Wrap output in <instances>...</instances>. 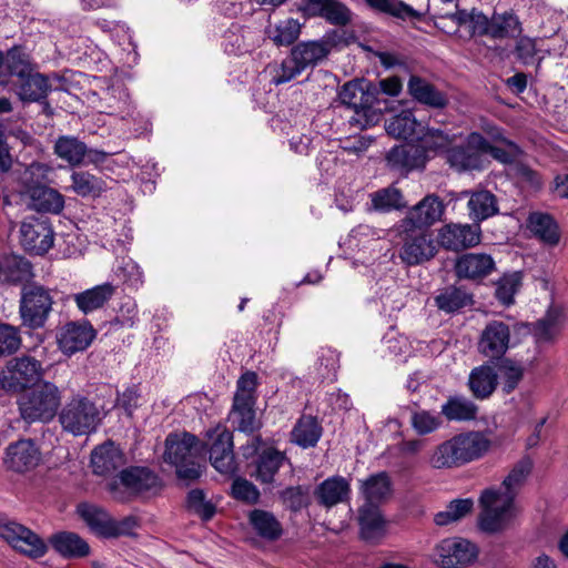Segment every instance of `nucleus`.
I'll return each instance as SVG.
<instances>
[{
  "label": "nucleus",
  "instance_id": "1",
  "mask_svg": "<svg viewBox=\"0 0 568 568\" xmlns=\"http://www.w3.org/2000/svg\"><path fill=\"white\" fill-rule=\"evenodd\" d=\"M531 469V459L524 457L513 466L499 487L487 488L481 493L478 526L483 531L499 532L513 523L518 514L516 497Z\"/></svg>",
  "mask_w": 568,
  "mask_h": 568
},
{
  "label": "nucleus",
  "instance_id": "2",
  "mask_svg": "<svg viewBox=\"0 0 568 568\" xmlns=\"http://www.w3.org/2000/svg\"><path fill=\"white\" fill-rule=\"evenodd\" d=\"M332 43L326 39L301 41L280 62L268 65L270 82L276 87L288 83L307 69H314L327 59Z\"/></svg>",
  "mask_w": 568,
  "mask_h": 568
},
{
  "label": "nucleus",
  "instance_id": "3",
  "mask_svg": "<svg viewBox=\"0 0 568 568\" xmlns=\"http://www.w3.org/2000/svg\"><path fill=\"white\" fill-rule=\"evenodd\" d=\"M397 254L406 266H416L433 260L438 253V243L430 229L398 221L390 230Z\"/></svg>",
  "mask_w": 568,
  "mask_h": 568
},
{
  "label": "nucleus",
  "instance_id": "4",
  "mask_svg": "<svg viewBox=\"0 0 568 568\" xmlns=\"http://www.w3.org/2000/svg\"><path fill=\"white\" fill-rule=\"evenodd\" d=\"M58 417L65 433L84 436L98 430L104 418V412L93 399L75 394L62 405Z\"/></svg>",
  "mask_w": 568,
  "mask_h": 568
},
{
  "label": "nucleus",
  "instance_id": "5",
  "mask_svg": "<svg viewBox=\"0 0 568 568\" xmlns=\"http://www.w3.org/2000/svg\"><path fill=\"white\" fill-rule=\"evenodd\" d=\"M202 446L197 438L189 433L170 434L165 439L164 460L176 468L180 478L194 480L202 474L197 462Z\"/></svg>",
  "mask_w": 568,
  "mask_h": 568
},
{
  "label": "nucleus",
  "instance_id": "6",
  "mask_svg": "<svg viewBox=\"0 0 568 568\" xmlns=\"http://www.w3.org/2000/svg\"><path fill=\"white\" fill-rule=\"evenodd\" d=\"M339 100L347 108L354 110L355 115L349 122L365 129L378 122L383 108L379 106L378 90L367 84L349 81L342 87Z\"/></svg>",
  "mask_w": 568,
  "mask_h": 568
},
{
  "label": "nucleus",
  "instance_id": "7",
  "mask_svg": "<svg viewBox=\"0 0 568 568\" xmlns=\"http://www.w3.org/2000/svg\"><path fill=\"white\" fill-rule=\"evenodd\" d=\"M21 417L28 423H49L58 413L61 405V392L51 382H41L26 392L19 398Z\"/></svg>",
  "mask_w": 568,
  "mask_h": 568
},
{
  "label": "nucleus",
  "instance_id": "8",
  "mask_svg": "<svg viewBox=\"0 0 568 568\" xmlns=\"http://www.w3.org/2000/svg\"><path fill=\"white\" fill-rule=\"evenodd\" d=\"M54 305V292L39 283L26 284L21 288L19 314L22 325L31 329L44 327Z\"/></svg>",
  "mask_w": 568,
  "mask_h": 568
},
{
  "label": "nucleus",
  "instance_id": "9",
  "mask_svg": "<svg viewBox=\"0 0 568 568\" xmlns=\"http://www.w3.org/2000/svg\"><path fill=\"white\" fill-rule=\"evenodd\" d=\"M77 513L92 534L104 539L131 536L138 527L136 518L128 516L116 520L105 509L92 504H80Z\"/></svg>",
  "mask_w": 568,
  "mask_h": 568
},
{
  "label": "nucleus",
  "instance_id": "10",
  "mask_svg": "<svg viewBox=\"0 0 568 568\" xmlns=\"http://www.w3.org/2000/svg\"><path fill=\"white\" fill-rule=\"evenodd\" d=\"M0 537L12 549L31 559L41 558L48 551V545L42 537L14 520L0 523Z\"/></svg>",
  "mask_w": 568,
  "mask_h": 568
},
{
  "label": "nucleus",
  "instance_id": "11",
  "mask_svg": "<svg viewBox=\"0 0 568 568\" xmlns=\"http://www.w3.org/2000/svg\"><path fill=\"white\" fill-rule=\"evenodd\" d=\"M42 374V365L29 356L17 357L8 362L0 375L1 387L10 393H20L33 385Z\"/></svg>",
  "mask_w": 568,
  "mask_h": 568
},
{
  "label": "nucleus",
  "instance_id": "12",
  "mask_svg": "<svg viewBox=\"0 0 568 568\" xmlns=\"http://www.w3.org/2000/svg\"><path fill=\"white\" fill-rule=\"evenodd\" d=\"M40 164L31 163L24 166L20 193L28 194L31 205L39 212L59 214L64 207L63 195L54 189L41 185L32 181V175L40 170Z\"/></svg>",
  "mask_w": 568,
  "mask_h": 568
},
{
  "label": "nucleus",
  "instance_id": "13",
  "mask_svg": "<svg viewBox=\"0 0 568 568\" xmlns=\"http://www.w3.org/2000/svg\"><path fill=\"white\" fill-rule=\"evenodd\" d=\"M206 438L212 466L221 474L233 475L236 471L233 434L226 426L219 424L206 432Z\"/></svg>",
  "mask_w": 568,
  "mask_h": 568
},
{
  "label": "nucleus",
  "instance_id": "14",
  "mask_svg": "<svg viewBox=\"0 0 568 568\" xmlns=\"http://www.w3.org/2000/svg\"><path fill=\"white\" fill-rule=\"evenodd\" d=\"M477 556V546L459 537L444 539L434 549V562L443 568L467 566L474 562Z\"/></svg>",
  "mask_w": 568,
  "mask_h": 568
},
{
  "label": "nucleus",
  "instance_id": "15",
  "mask_svg": "<svg viewBox=\"0 0 568 568\" xmlns=\"http://www.w3.org/2000/svg\"><path fill=\"white\" fill-rule=\"evenodd\" d=\"M20 241L26 251L42 255L54 242V233L47 217H28L20 227Z\"/></svg>",
  "mask_w": 568,
  "mask_h": 568
},
{
  "label": "nucleus",
  "instance_id": "16",
  "mask_svg": "<svg viewBox=\"0 0 568 568\" xmlns=\"http://www.w3.org/2000/svg\"><path fill=\"white\" fill-rule=\"evenodd\" d=\"M510 345V328L501 321H490L478 339V352L489 359H500Z\"/></svg>",
  "mask_w": 568,
  "mask_h": 568
},
{
  "label": "nucleus",
  "instance_id": "17",
  "mask_svg": "<svg viewBox=\"0 0 568 568\" xmlns=\"http://www.w3.org/2000/svg\"><path fill=\"white\" fill-rule=\"evenodd\" d=\"M436 241L438 248L458 252L480 242V227L470 224H445L438 230Z\"/></svg>",
  "mask_w": 568,
  "mask_h": 568
},
{
  "label": "nucleus",
  "instance_id": "18",
  "mask_svg": "<svg viewBox=\"0 0 568 568\" xmlns=\"http://www.w3.org/2000/svg\"><path fill=\"white\" fill-rule=\"evenodd\" d=\"M95 338V331L89 323L69 322L58 332L59 349L68 356L85 351Z\"/></svg>",
  "mask_w": 568,
  "mask_h": 568
},
{
  "label": "nucleus",
  "instance_id": "19",
  "mask_svg": "<svg viewBox=\"0 0 568 568\" xmlns=\"http://www.w3.org/2000/svg\"><path fill=\"white\" fill-rule=\"evenodd\" d=\"M407 93L413 101L429 109L442 110L449 103V98L445 91L417 74L409 75Z\"/></svg>",
  "mask_w": 568,
  "mask_h": 568
},
{
  "label": "nucleus",
  "instance_id": "20",
  "mask_svg": "<svg viewBox=\"0 0 568 568\" xmlns=\"http://www.w3.org/2000/svg\"><path fill=\"white\" fill-rule=\"evenodd\" d=\"M388 165L400 172L423 168L427 161L426 144H395L388 152Z\"/></svg>",
  "mask_w": 568,
  "mask_h": 568
},
{
  "label": "nucleus",
  "instance_id": "21",
  "mask_svg": "<svg viewBox=\"0 0 568 568\" xmlns=\"http://www.w3.org/2000/svg\"><path fill=\"white\" fill-rule=\"evenodd\" d=\"M119 485L123 486L129 493L138 494L155 488L159 485V478L149 468L129 467L123 469L118 479L110 484V490L114 493L115 498H121L116 495Z\"/></svg>",
  "mask_w": 568,
  "mask_h": 568
},
{
  "label": "nucleus",
  "instance_id": "22",
  "mask_svg": "<svg viewBox=\"0 0 568 568\" xmlns=\"http://www.w3.org/2000/svg\"><path fill=\"white\" fill-rule=\"evenodd\" d=\"M40 462V452L31 439H21L8 446L4 464L17 473L33 469Z\"/></svg>",
  "mask_w": 568,
  "mask_h": 568
},
{
  "label": "nucleus",
  "instance_id": "23",
  "mask_svg": "<svg viewBox=\"0 0 568 568\" xmlns=\"http://www.w3.org/2000/svg\"><path fill=\"white\" fill-rule=\"evenodd\" d=\"M483 146L491 144H456L446 151L445 158L457 171L480 170L484 166Z\"/></svg>",
  "mask_w": 568,
  "mask_h": 568
},
{
  "label": "nucleus",
  "instance_id": "24",
  "mask_svg": "<svg viewBox=\"0 0 568 568\" xmlns=\"http://www.w3.org/2000/svg\"><path fill=\"white\" fill-rule=\"evenodd\" d=\"M54 152L71 165L94 164L103 166L112 158V154L87 149V144H54Z\"/></svg>",
  "mask_w": 568,
  "mask_h": 568
},
{
  "label": "nucleus",
  "instance_id": "25",
  "mask_svg": "<svg viewBox=\"0 0 568 568\" xmlns=\"http://www.w3.org/2000/svg\"><path fill=\"white\" fill-rule=\"evenodd\" d=\"M463 466L483 458L490 449L489 437L478 430H469L455 435Z\"/></svg>",
  "mask_w": 568,
  "mask_h": 568
},
{
  "label": "nucleus",
  "instance_id": "26",
  "mask_svg": "<svg viewBox=\"0 0 568 568\" xmlns=\"http://www.w3.org/2000/svg\"><path fill=\"white\" fill-rule=\"evenodd\" d=\"M445 205L435 194L426 195L422 201L408 210L406 216L400 221L410 222L415 225L430 227L439 221L444 214Z\"/></svg>",
  "mask_w": 568,
  "mask_h": 568
},
{
  "label": "nucleus",
  "instance_id": "27",
  "mask_svg": "<svg viewBox=\"0 0 568 568\" xmlns=\"http://www.w3.org/2000/svg\"><path fill=\"white\" fill-rule=\"evenodd\" d=\"M125 464L122 450L112 442L104 443L91 453V467L99 476H106Z\"/></svg>",
  "mask_w": 568,
  "mask_h": 568
},
{
  "label": "nucleus",
  "instance_id": "28",
  "mask_svg": "<svg viewBox=\"0 0 568 568\" xmlns=\"http://www.w3.org/2000/svg\"><path fill=\"white\" fill-rule=\"evenodd\" d=\"M495 262L486 253H466L456 261L455 271L459 278L478 280L489 275Z\"/></svg>",
  "mask_w": 568,
  "mask_h": 568
},
{
  "label": "nucleus",
  "instance_id": "29",
  "mask_svg": "<svg viewBox=\"0 0 568 568\" xmlns=\"http://www.w3.org/2000/svg\"><path fill=\"white\" fill-rule=\"evenodd\" d=\"M50 91V75L36 70L16 83V93L22 102H41L47 99Z\"/></svg>",
  "mask_w": 568,
  "mask_h": 568
},
{
  "label": "nucleus",
  "instance_id": "30",
  "mask_svg": "<svg viewBox=\"0 0 568 568\" xmlns=\"http://www.w3.org/2000/svg\"><path fill=\"white\" fill-rule=\"evenodd\" d=\"M52 548L63 558H83L90 554L89 544L72 531H59L49 539Z\"/></svg>",
  "mask_w": 568,
  "mask_h": 568
},
{
  "label": "nucleus",
  "instance_id": "31",
  "mask_svg": "<svg viewBox=\"0 0 568 568\" xmlns=\"http://www.w3.org/2000/svg\"><path fill=\"white\" fill-rule=\"evenodd\" d=\"M1 284H19L33 277L32 264L24 257L16 254H2Z\"/></svg>",
  "mask_w": 568,
  "mask_h": 568
},
{
  "label": "nucleus",
  "instance_id": "32",
  "mask_svg": "<svg viewBox=\"0 0 568 568\" xmlns=\"http://www.w3.org/2000/svg\"><path fill=\"white\" fill-rule=\"evenodd\" d=\"M498 385V375L495 368L488 364L471 369L468 377V386L477 399L488 398Z\"/></svg>",
  "mask_w": 568,
  "mask_h": 568
},
{
  "label": "nucleus",
  "instance_id": "33",
  "mask_svg": "<svg viewBox=\"0 0 568 568\" xmlns=\"http://www.w3.org/2000/svg\"><path fill=\"white\" fill-rule=\"evenodd\" d=\"M255 47V33L246 27L232 24L223 36V48L225 53L242 55Z\"/></svg>",
  "mask_w": 568,
  "mask_h": 568
},
{
  "label": "nucleus",
  "instance_id": "34",
  "mask_svg": "<svg viewBox=\"0 0 568 568\" xmlns=\"http://www.w3.org/2000/svg\"><path fill=\"white\" fill-rule=\"evenodd\" d=\"M435 306L445 314H455L473 304L471 295L464 288L447 286L434 296Z\"/></svg>",
  "mask_w": 568,
  "mask_h": 568
},
{
  "label": "nucleus",
  "instance_id": "35",
  "mask_svg": "<svg viewBox=\"0 0 568 568\" xmlns=\"http://www.w3.org/2000/svg\"><path fill=\"white\" fill-rule=\"evenodd\" d=\"M115 287L110 283L97 285L73 295V301L83 314L101 308L114 294Z\"/></svg>",
  "mask_w": 568,
  "mask_h": 568
},
{
  "label": "nucleus",
  "instance_id": "36",
  "mask_svg": "<svg viewBox=\"0 0 568 568\" xmlns=\"http://www.w3.org/2000/svg\"><path fill=\"white\" fill-rule=\"evenodd\" d=\"M34 70L36 64L23 47L16 45L6 52V84L9 83L10 78L14 77L19 80Z\"/></svg>",
  "mask_w": 568,
  "mask_h": 568
},
{
  "label": "nucleus",
  "instance_id": "37",
  "mask_svg": "<svg viewBox=\"0 0 568 568\" xmlns=\"http://www.w3.org/2000/svg\"><path fill=\"white\" fill-rule=\"evenodd\" d=\"M322 426L313 416H302L291 433L292 443L302 448L316 446L322 437Z\"/></svg>",
  "mask_w": 568,
  "mask_h": 568
},
{
  "label": "nucleus",
  "instance_id": "38",
  "mask_svg": "<svg viewBox=\"0 0 568 568\" xmlns=\"http://www.w3.org/2000/svg\"><path fill=\"white\" fill-rule=\"evenodd\" d=\"M419 126L420 123L410 110L402 111L385 122L387 134L393 139L403 140L404 142L413 138Z\"/></svg>",
  "mask_w": 568,
  "mask_h": 568
},
{
  "label": "nucleus",
  "instance_id": "39",
  "mask_svg": "<svg viewBox=\"0 0 568 568\" xmlns=\"http://www.w3.org/2000/svg\"><path fill=\"white\" fill-rule=\"evenodd\" d=\"M477 405L465 396H450L442 405L440 414L450 422H468L476 418Z\"/></svg>",
  "mask_w": 568,
  "mask_h": 568
},
{
  "label": "nucleus",
  "instance_id": "40",
  "mask_svg": "<svg viewBox=\"0 0 568 568\" xmlns=\"http://www.w3.org/2000/svg\"><path fill=\"white\" fill-rule=\"evenodd\" d=\"M429 464L435 469H452L463 466L455 436L434 448L429 456Z\"/></svg>",
  "mask_w": 568,
  "mask_h": 568
},
{
  "label": "nucleus",
  "instance_id": "41",
  "mask_svg": "<svg viewBox=\"0 0 568 568\" xmlns=\"http://www.w3.org/2000/svg\"><path fill=\"white\" fill-rule=\"evenodd\" d=\"M349 491L348 483L343 477H329L315 490L318 503L332 507L342 503Z\"/></svg>",
  "mask_w": 568,
  "mask_h": 568
},
{
  "label": "nucleus",
  "instance_id": "42",
  "mask_svg": "<svg viewBox=\"0 0 568 568\" xmlns=\"http://www.w3.org/2000/svg\"><path fill=\"white\" fill-rule=\"evenodd\" d=\"M70 190L81 197H99L106 191L108 185L104 180L89 172L74 171L71 174Z\"/></svg>",
  "mask_w": 568,
  "mask_h": 568
},
{
  "label": "nucleus",
  "instance_id": "43",
  "mask_svg": "<svg viewBox=\"0 0 568 568\" xmlns=\"http://www.w3.org/2000/svg\"><path fill=\"white\" fill-rule=\"evenodd\" d=\"M285 459V455L274 448L264 449L256 460L255 478L263 484L272 483Z\"/></svg>",
  "mask_w": 568,
  "mask_h": 568
},
{
  "label": "nucleus",
  "instance_id": "44",
  "mask_svg": "<svg viewBox=\"0 0 568 568\" xmlns=\"http://www.w3.org/2000/svg\"><path fill=\"white\" fill-rule=\"evenodd\" d=\"M255 400H233V408L230 414L232 423L237 429L245 434H253L260 428L254 409Z\"/></svg>",
  "mask_w": 568,
  "mask_h": 568
},
{
  "label": "nucleus",
  "instance_id": "45",
  "mask_svg": "<svg viewBox=\"0 0 568 568\" xmlns=\"http://www.w3.org/2000/svg\"><path fill=\"white\" fill-rule=\"evenodd\" d=\"M248 520L255 532L266 540H276L282 535V525L276 517L266 510L254 509Z\"/></svg>",
  "mask_w": 568,
  "mask_h": 568
},
{
  "label": "nucleus",
  "instance_id": "46",
  "mask_svg": "<svg viewBox=\"0 0 568 568\" xmlns=\"http://www.w3.org/2000/svg\"><path fill=\"white\" fill-rule=\"evenodd\" d=\"M528 227L537 237L547 244L556 245L559 242L558 225L547 213H531L528 217Z\"/></svg>",
  "mask_w": 568,
  "mask_h": 568
},
{
  "label": "nucleus",
  "instance_id": "47",
  "mask_svg": "<svg viewBox=\"0 0 568 568\" xmlns=\"http://www.w3.org/2000/svg\"><path fill=\"white\" fill-rule=\"evenodd\" d=\"M361 535L365 540H374L383 536L385 521L377 506L365 504L359 509Z\"/></svg>",
  "mask_w": 568,
  "mask_h": 568
},
{
  "label": "nucleus",
  "instance_id": "48",
  "mask_svg": "<svg viewBox=\"0 0 568 568\" xmlns=\"http://www.w3.org/2000/svg\"><path fill=\"white\" fill-rule=\"evenodd\" d=\"M363 494L367 505L377 506L392 494V481L387 473L372 475L363 484Z\"/></svg>",
  "mask_w": 568,
  "mask_h": 568
},
{
  "label": "nucleus",
  "instance_id": "49",
  "mask_svg": "<svg viewBox=\"0 0 568 568\" xmlns=\"http://www.w3.org/2000/svg\"><path fill=\"white\" fill-rule=\"evenodd\" d=\"M467 206L470 219L477 222L484 221L498 212L496 196L489 191L473 193Z\"/></svg>",
  "mask_w": 568,
  "mask_h": 568
},
{
  "label": "nucleus",
  "instance_id": "50",
  "mask_svg": "<svg viewBox=\"0 0 568 568\" xmlns=\"http://www.w3.org/2000/svg\"><path fill=\"white\" fill-rule=\"evenodd\" d=\"M371 209L382 213L402 210L406 206L402 192L388 186L369 194Z\"/></svg>",
  "mask_w": 568,
  "mask_h": 568
},
{
  "label": "nucleus",
  "instance_id": "51",
  "mask_svg": "<svg viewBox=\"0 0 568 568\" xmlns=\"http://www.w3.org/2000/svg\"><path fill=\"white\" fill-rule=\"evenodd\" d=\"M302 24L298 20L286 18L278 21L267 29L268 38L277 47H287L293 44L301 34Z\"/></svg>",
  "mask_w": 568,
  "mask_h": 568
},
{
  "label": "nucleus",
  "instance_id": "52",
  "mask_svg": "<svg viewBox=\"0 0 568 568\" xmlns=\"http://www.w3.org/2000/svg\"><path fill=\"white\" fill-rule=\"evenodd\" d=\"M498 381L505 394L513 393L523 381L525 369L523 365L510 358H504L497 364Z\"/></svg>",
  "mask_w": 568,
  "mask_h": 568
},
{
  "label": "nucleus",
  "instance_id": "53",
  "mask_svg": "<svg viewBox=\"0 0 568 568\" xmlns=\"http://www.w3.org/2000/svg\"><path fill=\"white\" fill-rule=\"evenodd\" d=\"M374 10L400 20H419L422 13L402 0H365Z\"/></svg>",
  "mask_w": 568,
  "mask_h": 568
},
{
  "label": "nucleus",
  "instance_id": "54",
  "mask_svg": "<svg viewBox=\"0 0 568 568\" xmlns=\"http://www.w3.org/2000/svg\"><path fill=\"white\" fill-rule=\"evenodd\" d=\"M521 32L520 22L513 12L495 13L491 17L490 37L503 39L516 37Z\"/></svg>",
  "mask_w": 568,
  "mask_h": 568
},
{
  "label": "nucleus",
  "instance_id": "55",
  "mask_svg": "<svg viewBox=\"0 0 568 568\" xmlns=\"http://www.w3.org/2000/svg\"><path fill=\"white\" fill-rule=\"evenodd\" d=\"M473 506L474 501L470 498L452 500L445 510L438 511L435 515L434 521L437 526H447L469 514Z\"/></svg>",
  "mask_w": 568,
  "mask_h": 568
},
{
  "label": "nucleus",
  "instance_id": "56",
  "mask_svg": "<svg viewBox=\"0 0 568 568\" xmlns=\"http://www.w3.org/2000/svg\"><path fill=\"white\" fill-rule=\"evenodd\" d=\"M114 274L126 286L134 290H138L144 283L141 267L130 257H122L116 261Z\"/></svg>",
  "mask_w": 568,
  "mask_h": 568
},
{
  "label": "nucleus",
  "instance_id": "57",
  "mask_svg": "<svg viewBox=\"0 0 568 568\" xmlns=\"http://www.w3.org/2000/svg\"><path fill=\"white\" fill-rule=\"evenodd\" d=\"M410 425L418 435H427L440 427L442 418L438 413L416 409L412 412Z\"/></svg>",
  "mask_w": 568,
  "mask_h": 568
},
{
  "label": "nucleus",
  "instance_id": "58",
  "mask_svg": "<svg viewBox=\"0 0 568 568\" xmlns=\"http://www.w3.org/2000/svg\"><path fill=\"white\" fill-rule=\"evenodd\" d=\"M521 285V274L514 272L505 274L496 284V297L497 300L509 306L514 303V296L518 292Z\"/></svg>",
  "mask_w": 568,
  "mask_h": 568
},
{
  "label": "nucleus",
  "instance_id": "59",
  "mask_svg": "<svg viewBox=\"0 0 568 568\" xmlns=\"http://www.w3.org/2000/svg\"><path fill=\"white\" fill-rule=\"evenodd\" d=\"M484 161L486 155H491L495 160L503 164H520L523 152L518 144H491V146H483Z\"/></svg>",
  "mask_w": 568,
  "mask_h": 568
},
{
  "label": "nucleus",
  "instance_id": "60",
  "mask_svg": "<svg viewBox=\"0 0 568 568\" xmlns=\"http://www.w3.org/2000/svg\"><path fill=\"white\" fill-rule=\"evenodd\" d=\"M187 508L203 520H210L215 514V506L206 500L203 490L193 489L187 495Z\"/></svg>",
  "mask_w": 568,
  "mask_h": 568
},
{
  "label": "nucleus",
  "instance_id": "61",
  "mask_svg": "<svg viewBox=\"0 0 568 568\" xmlns=\"http://www.w3.org/2000/svg\"><path fill=\"white\" fill-rule=\"evenodd\" d=\"M317 17L335 26H346L351 21V11L344 3L329 0Z\"/></svg>",
  "mask_w": 568,
  "mask_h": 568
},
{
  "label": "nucleus",
  "instance_id": "62",
  "mask_svg": "<svg viewBox=\"0 0 568 568\" xmlns=\"http://www.w3.org/2000/svg\"><path fill=\"white\" fill-rule=\"evenodd\" d=\"M232 495L235 499L246 504H256L260 499V491L256 486L241 477L234 479L232 484Z\"/></svg>",
  "mask_w": 568,
  "mask_h": 568
},
{
  "label": "nucleus",
  "instance_id": "63",
  "mask_svg": "<svg viewBox=\"0 0 568 568\" xmlns=\"http://www.w3.org/2000/svg\"><path fill=\"white\" fill-rule=\"evenodd\" d=\"M257 375L254 372L244 373L236 383V393L233 400H255Z\"/></svg>",
  "mask_w": 568,
  "mask_h": 568
},
{
  "label": "nucleus",
  "instance_id": "64",
  "mask_svg": "<svg viewBox=\"0 0 568 568\" xmlns=\"http://www.w3.org/2000/svg\"><path fill=\"white\" fill-rule=\"evenodd\" d=\"M20 343L18 328L0 324V355L12 354L19 348Z\"/></svg>",
  "mask_w": 568,
  "mask_h": 568
}]
</instances>
